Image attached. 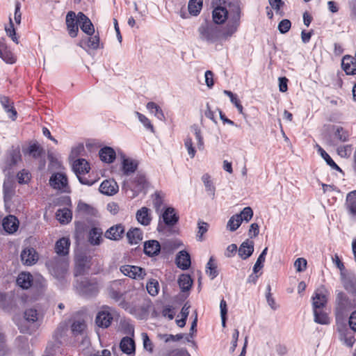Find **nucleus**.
Listing matches in <instances>:
<instances>
[{
    "label": "nucleus",
    "mask_w": 356,
    "mask_h": 356,
    "mask_svg": "<svg viewBox=\"0 0 356 356\" xmlns=\"http://www.w3.org/2000/svg\"><path fill=\"white\" fill-rule=\"evenodd\" d=\"M120 348L123 353L127 355L135 353V342L130 337H125L122 338L120 343Z\"/></svg>",
    "instance_id": "27"
},
{
    "label": "nucleus",
    "mask_w": 356,
    "mask_h": 356,
    "mask_svg": "<svg viewBox=\"0 0 356 356\" xmlns=\"http://www.w3.org/2000/svg\"><path fill=\"white\" fill-rule=\"evenodd\" d=\"M147 108L152 113H154V115L159 120L164 118V115L160 107L154 102H149L147 104Z\"/></svg>",
    "instance_id": "49"
},
{
    "label": "nucleus",
    "mask_w": 356,
    "mask_h": 356,
    "mask_svg": "<svg viewBox=\"0 0 356 356\" xmlns=\"http://www.w3.org/2000/svg\"><path fill=\"white\" fill-rule=\"evenodd\" d=\"M31 176L28 171L22 170L17 174L19 184H26L30 180Z\"/></svg>",
    "instance_id": "62"
},
{
    "label": "nucleus",
    "mask_w": 356,
    "mask_h": 356,
    "mask_svg": "<svg viewBox=\"0 0 356 356\" xmlns=\"http://www.w3.org/2000/svg\"><path fill=\"white\" fill-rule=\"evenodd\" d=\"M0 58L8 64H13L16 60L15 57L8 50L6 44L2 40H0Z\"/></svg>",
    "instance_id": "30"
},
{
    "label": "nucleus",
    "mask_w": 356,
    "mask_h": 356,
    "mask_svg": "<svg viewBox=\"0 0 356 356\" xmlns=\"http://www.w3.org/2000/svg\"><path fill=\"white\" fill-rule=\"evenodd\" d=\"M241 9L237 7L235 13L232 16L226 26L220 29V38L225 40L230 38L238 30L240 25Z\"/></svg>",
    "instance_id": "2"
},
{
    "label": "nucleus",
    "mask_w": 356,
    "mask_h": 356,
    "mask_svg": "<svg viewBox=\"0 0 356 356\" xmlns=\"http://www.w3.org/2000/svg\"><path fill=\"white\" fill-rule=\"evenodd\" d=\"M178 284L182 291H187L190 290L193 284V280L190 275L182 274L178 279Z\"/></svg>",
    "instance_id": "38"
},
{
    "label": "nucleus",
    "mask_w": 356,
    "mask_h": 356,
    "mask_svg": "<svg viewBox=\"0 0 356 356\" xmlns=\"http://www.w3.org/2000/svg\"><path fill=\"white\" fill-rule=\"evenodd\" d=\"M50 186L62 193L69 192L67 178L65 175L60 172L54 173L49 179Z\"/></svg>",
    "instance_id": "6"
},
{
    "label": "nucleus",
    "mask_w": 356,
    "mask_h": 356,
    "mask_svg": "<svg viewBox=\"0 0 356 356\" xmlns=\"http://www.w3.org/2000/svg\"><path fill=\"white\" fill-rule=\"evenodd\" d=\"M346 207L350 215L356 216V191L348 194L346 197Z\"/></svg>",
    "instance_id": "33"
},
{
    "label": "nucleus",
    "mask_w": 356,
    "mask_h": 356,
    "mask_svg": "<svg viewBox=\"0 0 356 356\" xmlns=\"http://www.w3.org/2000/svg\"><path fill=\"white\" fill-rule=\"evenodd\" d=\"M86 328V324L82 321H75L72 323L71 329L74 334H81Z\"/></svg>",
    "instance_id": "53"
},
{
    "label": "nucleus",
    "mask_w": 356,
    "mask_h": 356,
    "mask_svg": "<svg viewBox=\"0 0 356 356\" xmlns=\"http://www.w3.org/2000/svg\"><path fill=\"white\" fill-rule=\"evenodd\" d=\"M339 339L348 347H352L355 341L353 332L346 327L339 330Z\"/></svg>",
    "instance_id": "28"
},
{
    "label": "nucleus",
    "mask_w": 356,
    "mask_h": 356,
    "mask_svg": "<svg viewBox=\"0 0 356 356\" xmlns=\"http://www.w3.org/2000/svg\"><path fill=\"white\" fill-rule=\"evenodd\" d=\"M227 10L221 6L216 7L212 13L213 20L216 24H220L227 19Z\"/></svg>",
    "instance_id": "29"
},
{
    "label": "nucleus",
    "mask_w": 356,
    "mask_h": 356,
    "mask_svg": "<svg viewBox=\"0 0 356 356\" xmlns=\"http://www.w3.org/2000/svg\"><path fill=\"white\" fill-rule=\"evenodd\" d=\"M122 170L123 173L128 176L134 172L138 167L137 161L126 157L124 155L122 156Z\"/></svg>",
    "instance_id": "16"
},
{
    "label": "nucleus",
    "mask_w": 356,
    "mask_h": 356,
    "mask_svg": "<svg viewBox=\"0 0 356 356\" xmlns=\"http://www.w3.org/2000/svg\"><path fill=\"white\" fill-rule=\"evenodd\" d=\"M202 181L204 183V185L206 188V191L208 193L209 195H210L212 197H214L215 196V186H213L211 176L208 174H204L202 177Z\"/></svg>",
    "instance_id": "41"
},
{
    "label": "nucleus",
    "mask_w": 356,
    "mask_h": 356,
    "mask_svg": "<svg viewBox=\"0 0 356 356\" xmlns=\"http://www.w3.org/2000/svg\"><path fill=\"white\" fill-rule=\"evenodd\" d=\"M136 115H137L140 122L141 123H143V124L146 128L149 129L152 131H153V126L152 125L150 121L145 115H143V114H141V113H140L138 112H136Z\"/></svg>",
    "instance_id": "63"
},
{
    "label": "nucleus",
    "mask_w": 356,
    "mask_h": 356,
    "mask_svg": "<svg viewBox=\"0 0 356 356\" xmlns=\"http://www.w3.org/2000/svg\"><path fill=\"white\" fill-rule=\"evenodd\" d=\"M328 295L327 291L325 289H317L312 297L313 309H323L327 304Z\"/></svg>",
    "instance_id": "9"
},
{
    "label": "nucleus",
    "mask_w": 356,
    "mask_h": 356,
    "mask_svg": "<svg viewBox=\"0 0 356 356\" xmlns=\"http://www.w3.org/2000/svg\"><path fill=\"white\" fill-rule=\"evenodd\" d=\"M318 152L320 153L321 156L325 159L326 163L333 169L341 170L339 167L334 162L329 154L318 145H316Z\"/></svg>",
    "instance_id": "45"
},
{
    "label": "nucleus",
    "mask_w": 356,
    "mask_h": 356,
    "mask_svg": "<svg viewBox=\"0 0 356 356\" xmlns=\"http://www.w3.org/2000/svg\"><path fill=\"white\" fill-rule=\"evenodd\" d=\"M124 229L121 225H117L110 227L105 232V237L111 240H119L122 238Z\"/></svg>",
    "instance_id": "24"
},
{
    "label": "nucleus",
    "mask_w": 356,
    "mask_h": 356,
    "mask_svg": "<svg viewBox=\"0 0 356 356\" xmlns=\"http://www.w3.org/2000/svg\"><path fill=\"white\" fill-rule=\"evenodd\" d=\"M294 267L298 272H302L306 269L307 261L304 258H298L294 262Z\"/></svg>",
    "instance_id": "60"
},
{
    "label": "nucleus",
    "mask_w": 356,
    "mask_h": 356,
    "mask_svg": "<svg viewBox=\"0 0 356 356\" xmlns=\"http://www.w3.org/2000/svg\"><path fill=\"white\" fill-rule=\"evenodd\" d=\"M291 23L289 19H282L278 24V30L281 33H287L291 29Z\"/></svg>",
    "instance_id": "57"
},
{
    "label": "nucleus",
    "mask_w": 356,
    "mask_h": 356,
    "mask_svg": "<svg viewBox=\"0 0 356 356\" xmlns=\"http://www.w3.org/2000/svg\"><path fill=\"white\" fill-rule=\"evenodd\" d=\"M161 250V245L156 240H149L144 243V252L149 257L157 255Z\"/></svg>",
    "instance_id": "20"
},
{
    "label": "nucleus",
    "mask_w": 356,
    "mask_h": 356,
    "mask_svg": "<svg viewBox=\"0 0 356 356\" xmlns=\"http://www.w3.org/2000/svg\"><path fill=\"white\" fill-rule=\"evenodd\" d=\"M338 154L343 158L349 156L352 152V147L350 145L340 146L337 148Z\"/></svg>",
    "instance_id": "56"
},
{
    "label": "nucleus",
    "mask_w": 356,
    "mask_h": 356,
    "mask_svg": "<svg viewBox=\"0 0 356 356\" xmlns=\"http://www.w3.org/2000/svg\"><path fill=\"white\" fill-rule=\"evenodd\" d=\"M90 258L79 255L76 258L75 275H81L90 268Z\"/></svg>",
    "instance_id": "18"
},
{
    "label": "nucleus",
    "mask_w": 356,
    "mask_h": 356,
    "mask_svg": "<svg viewBox=\"0 0 356 356\" xmlns=\"http://www.w3.org/2000/svg\"><path fill=\"white\" fill-rule=\"evenodd\" d=\"M223 93L229 97L231 102L233 104H234V106L236 107L238 112L240 113H243V108L240 102V100L238 99L236 95L234 94L233 92H232L229 90H225L223 91Z\"/></svg>",
    "instance_id": "48"
},
{
    "label": "nucleus",
    "mask_w": 356,
    "mask_h": 356,
    "mask_svg": "<svg viewBox=\"0 0 356 356\" xmlns=\"http://www.w3.org/2000/svg\"><path fill=\"white\" fill-rule=\"evenodd\" d=\"M146 288L148 293L151 296H154L159 292V282L155 280H151L147 283Z\"/></svg>",
    "instance_id": "51"
},
{
    "label": "nucleus",
    "mask_w": 356,
    "mask_h": 356,
    "mask_svg": "<svg viewBox=\"0 0 356 356\" xmlns=\"http://www.w3.org/2000/svg\"><path fill=\"white\" fill-rule=\"evenodd\" d=\"M254 252V242L249 239L243 241L238 249V256L243 260L249 258Z\"/></svg>",
    "instance_id": "15"
},
{
    "label": "nucleus",
    "mask_w": 356,
    "mask_h": 356,
    "mask_svg": "<svg viewBox=\"0 0 356 356\" xmlns=\"http://www.w3.org/2000/svg\"><path fill=\"white\" fill-rule=\"evenodd\" d=\"M353 307L351 300L343 292H338L336 298L335 312L342 316L345 312Z\"/></svg>",
    "instance_id": "7"
},
{
    "label": "nucleus",
    "mask_w": 356,
    "mask_h": 356,
    "mask_svg": "<svg viewBox=\"0 0 356 356\" xmlns=\"http://www.w3.org/2000/svg\"><path fill=\"white\" fill-rule=\"evenodd\" d=\"M0 102L4 108V111L8 113L9 118H10L13 120H15L17 118V111L14 108L13 102H11L8 97L5 96L0 98Z\"/></svg>",
    "instance_id": "26"
},
{
    "label": "nucleus",
    "mask_w": 356,
    "mask_h": 356,
    "mask_svg": "<svg viewBox=\"0 0 356 356\" xmlns=\"http://www.w3.org/2000/svg\"><path fill=\"white\" fill-rule=\"evenodd\" d=\"M121 282L118 280L113 281L111 286L108 288V294L109 298L113 299L116 302L120 301L122 298L123 294L120 290Z\"/></svg>",
    "instance_id": "21"
},
{
    "label": "nucleus",
    "mask_w": 356,
    "mask_h": 356,
    "mask_svg": "<svg viewBox=\"0 0 356 356\" xmlns=\"http://www.w3.org/2000/svg\"><path fill=\"white\" fill-rule=\"evenodd\" d=\"M348 323L350 329L353 331L356 332V310L350 314Z\"/></svg>",
    "instance_id": "64"
},
{
    "label": "nucleus",
    "mask_w": 356,
    "mask_h": 356,
    "mask_svg": "<svg viewBox=\"0 0 356 356\" xmlns=\"http://www.w3.org/2000/svg\"><path fill=\"white\" fill-rule=\"evenodd\" d=\"M102 230L99 228L93 227L89 232L88 241L93 245H99L102 241Z\"/></svg>",
    "instance_id": "36"
},
{
    "label": "nucleus",
    "mask_w": 356,
    "mask_h": 356,
    "mask_svg": "<svg viewBox=\"0 0 356 356\" xmlns=\"http://www.w3.org/2000/svg\"><path fill=\"white\" fill-rule=\"evenodd\" d=\"M76 18L81 29L87 35H92L95 32V29L90 19L81 12L77 14Z\"/></svg>",
    "instance_id": "11"
},
{
    "label": "nucleus",
    "mask_w": 356,
    "mask_h": 356,
    "mask_svg": "<svg viewBox=\"0 0 356 356\" xmlns=\"http://www.w3.org/2000/svg\"><path fill=\"white\" fill-rule=\"evenodd\" d=\"M120 270L125 276L135 280H143L146 275L145 269L136 266L124 265Z\"/></svg>",
    "instance_id": "8"
},
{
    "label": "nucleus",
    "mask_w": 356,
    "mask_h": 356,
    "mask_svg": "<svg viewBox=\"0 0 356 356\" xmlns=\"http://www.w3.org/2000/svg\"><path fill=\"white\" fill-rule=\"evenodd\" d=\"M10 26L6 28V31L7 35L12 39V40L16 43H18L17 38L16 37L15 30L14 29V25L12 21V19L10 17Z\"/></svg>",
    "instance_id": "58"
},
{
    "label": "nucleus",
    "mask_w": 356,
    "mask_h": 356,
    "mask_svg": "<svg viewBox=\"0 0 356 356\" xmlns=\"http://www.w3.org/2000/svg\"><path fill=\"white\" fill-rule=\"evenodd\" d=\"M99 155L100 159L106 163H113L116 158L115 150L110 147H102L99 152Z\"/></svg>",
    "instance_id": "22"
},
{
    "label": "nucleus",
    "mask_w": 356,
    "mask_h": 356,
    "mask_svg": "<svg viewBox=\"0 0 356 356\" xmlns=\"http://www.w3.org/2000/svg\"><path fill=\"white\" fill-rule=\"evenodd\" d=\"M74 286L80 294L86 296H92L98 291L97 282L89 280L87 277H81L77 280Z\"/></svg>",
    "instance_id": "4"
},
{
    "label": "nucleus",
    "mask_w": 356,
    "mask_h": 356,
    "mask_svg": "<svg viewBox=\"0 0 356 356\" xmlns=\"http://www.w3.org/2000/svg\"><path fill=\"white\" fill-rule=\"evenodd\" d=\"M24 318L27 321L35 322L38 320V312L36 309H28L24 312Z\"/></svg>",
    "instance_id": "55"
},
{
    "label": "nucleus",
    "mask_w": 356,
    "mask_h": 356,
    "mask_svg": "<svg viewBox=\"0 0 356 356\" xmlns=\"http://www.w3.org/2000/svg\"><path fill=\"white\" fill-rule=\"evenodd\" d=\"M242 218L238 214L233 215L227 223V229L230 232L236 231L241 225Z\"/></svg>",
    "instance_id": "43"
},
{
    "label": "nucleus",
    "mask_w": 356,
    "mask_h": 356,
    "mask_svg": "<svg viewBox=\"0 0 356 356\" xmlns=\"http://www.w3.org/2000/svg\"><path fill=\"white\" fill-rule=\"evenodd\" d=\"M314 321L321 325H327L330 323V318L324 312L323 309H313Z\"/></svg>",
    "instance_id": "37"
},
{
    "label": "nucleus",
    "mask_w": 356,
    "mask_h": 356,
    "mask_svg": "<svg viewBox=\"0 0 356 356\" xmlns=\"http://www.w3.org/2000/svg\"><path fill=\"white\" fill-rule=\"evenodd\" d=\"M206 273L212 280L217 277L218 274L217 270V264L212 257L209 259L208 263L207 264Z\"/></svg>",
    "instance_id": "44"
},
{
    "label": "nucleus",
    "mask_w": 356,
    "mask_h": 356,
    "mask_svg": "<svg viewBox=\"0 0 356 356\" xmlns=\"http://www.w3.org/2000/svg\"><path fill=\"white\" fill-rule=\"evenodd\" d=\"M162 218L165 224L168 226H173L179 220L175 209L172 207H168L165 210L162 214Z\"/></svg>",
    "instance_id": "25"
},
{
    "label": "nucleus",
    "mask_w": 356,
    "mask_h": 356,
    "mask_svg": "<svg viewBox=\"0 0 356 356\" xmlns=\"http://www.w3.org/2000/svg\"><path fill=\"white\" fill-rule=\"evenodd\" d=\"M33 282V277L29 273L22 272L17 278V284L22 289H29Z\"/></svg>",
    "instance_id": "31"
},
{
    "label": "nucleus",
    "mask_w": 356,
    "mask_h": 356,
    "mask_svg": "<svg viewBox=\"0 0 356 356\" xmlns=\"http://www.w3.org/2000/svg\"><path fill=\"white\" fill-rule=\"evenodd\" d=\"M87 43V46L88 48L92 49H97L99 47V38L97 35H95L93 37L88 38L86 41L85 40H81L79 45L84 48L83 44Z\"/></svg>",
    "instance_id": "42"
},
{
    "label": "nucleus",
    "mask_w": 356,
    "mask_h": 356,
    "mask_svg": "<svg viewBox=\"0 0 356 356\" xmlns=\"http://www.w3.org/2000/svg\"><path fill=\"white\" fill-rule=\"evenodd\" d=\"M209 227V225L204 222L202 220H198L197 222V228L198 231L196 234V238L198 241H203V235L208 231Z\"/></svg>",
    "instance_id": "47"
},
{
    "label": "nucleus",
    "mask_w": 356,
    "mask_h": 356,
    "mask_svg": "<svg viewBox=\"0 0 356 356\" xmlns=\"http://www.w3.org/2000/svg\"><path fill=\"white\" fill-rule=\"evenodd\" d=\"M198 33L200 38L208 43H214L220 38V29L213 24H202L198 29Z\"/></svg>",
    "instance_id": "3"
},
{
    "label": "nucleus",
    "mask_w": 356,
    "mask_h": 356,
    "mask_svg": "<svg viewBox=\"0 0 356 356\" xmlns=\"http://www.w3.org/2000/svg\"><path fill=\"white\" fill-rule=\"evenodd\" d=\"M238 216L242 218V222H249L253 216V211L251 207H245Z\"/></svg>",
    "instance_id": "52"
},
{
    "label": "nucleus",
    "mask_w": 356,
    "mask_h": 356,
    "mask_svg": "<svg viewBox=\"0 0 356 356\" xmlns=\"http://www.w3.org/2000/svg\"><path fill=\"white\" fill-rule=\"evenodd\" d=\"M335 137L341 142H345L348 140V135L341 127H337L335 131Z\"/></svg>",
    "instance_id": "61"
},
{
    "label": "nucleus",
    "mask_w": 356,
    "mask_h": 356,
    "mask_svg": "<svg viewBox=\"0 0 356 356\" xmlns=\"http://www.w3.org/2000/svg\"><path fill=\"white\" fill-rule=\"evenodd\" d=\"M76 14L73 11H70L66 15V25L69 35L72 38H75L79 32L78 21L76 20Z\"/></svg>",
    "instance_id": "10"
},
{
    "label": "nucleus",
    "mask_w": 356,
    "mask_h": 356,
    "mask_svg": "<svg viewBox=\"0 0 356 356\" xmlns=\"http://www.w3.org/2000/svg\"><path fill=\"white\" fill-rule=\"evenodd\" d=\"M146 184L145 177L143 175L138 174L133 180V184H134V186H129L128 188L138 193L145 187Z\"/></svg>",
    "instance_id": "35"
},
{
    "label": "nucleus",
    "mask_w": 356,
    "mask_h": 356,
    "mask_svg": "<svg viewBox=\"0 0 356 356\" xmlns=\"http://www.w3.org/2000/svg\"><path fill=\"white\" fill-rule=\"evenodd\" d=\"M184 147L186 149L191 159H193L196 154V150L193 145V140L191 137H187L184 140Z\"/></svg>",
    "instance_id": "50"
},
{
    "label": "nucleus",
    "mask_w": 356,
    "mask_h": 356,
    "mask_svg": "<svg viewBox=\"0 0 356 356\" xmlns=\"http://www.w3.org/2000/svg\"><path fill=\"white\" fill-rule=\"evenodd\" d=\"M38 259V254L33 248H25L21 253V260L25 265H33L36 263Z\"/></svg>",
    "instance_id": "14"
},
{
    "label": "nucleus",
    "mask_w": 356,
    "mask_h": 356,
    "mask_svg": "<svg viewBox=\"0 0 356 356\" xmlns=\"http://www.w3.org/2000/svg\"><path fill=\"white\" fill-rule=\"evenodd\" d=\"M56 218L62 224L68 223L72 220V212L67 208L58 209L56 212Z\"/></svg>",
    "instance_id": "39"
},
{
    "label": "nucleus",
    "mask_w": 356,
    "mask_h": 356,
    "mask_svg": "<svg viewBox=\"0 0 356 356\" xmlns=\"http://www.w3.org/2000/svg\"><path fill=\"white\" fill-rule=\"evenodd\" d=\"M99 191L106 195H113L118 191V185L113 179H106L100 184Z\"/></svg>",
    "instance_id": "13"
},
{
    "label": "nucleus",
    "mask_w": 356,
    "mask_h": 356,
    "mask_svg": "<svg viewBox=\"0 0 356 356\" xmlns=\"http://www.w3.org/2000/svg\"><path fill=\"white\" fill-rule=\"evenodd\" d=\"M127 237L129 243L136 245L143 240V233L138 228H132L127 233Z\"/></svg>",
    "instance_id": "32"
},
{
    "label": "nucleus",
    "mask_w": 356,
    "mask_h": 356,
    "mask_svg": "<svg viewBox=\"0 0 356 356\" xmlns=\"http://www.w3.org/2000/svg\"><path fill=\"white\" fill-rule=\"evenodd\" d=\"M149 209L142 207L136 213V219L139 223L143 225H148L151 221V217L149 213Z\"/></svg>",
    "instance_id": "34"
},
{
    "label": "nucleus",
    "mask_w": 356,
    "mask_h": 356,
    "mask_svg": "<svg viewBox=\"0 0 356 356\" xmlns=\"http://www.w3.org/2000/svg\"><path fill=\"white\" fill-rule=\"evenodd\" d=\"M143 342V348L149 353L153 352V343L152 341L149 339L148 335L145 332H143L141 334Z\"/></svg>",
    "instance_id": "54"
},
{
    "label": "nucleus",
    "mask_w": 356,
    "mask_h": 356,
    "mask_svg": "<svg viewBox=\"0 0 356 356\" xmlns=\"http://www.w3.org/2000/svg\"><path fill=\"white\" fill-rule=\"evenodd\" d=\"M2 225L6 232L13 234L17 230L19 227V221L16 217L10 215L3 220Z\"/></svg>",
    "instance_id": "19"
},
{
    "label": "nucleus",
    "mask_w": 356,
    "mask_h": 356,
    "mask_svg": "<svg viewBox=\"0 0 356 356\" xmlns=\"http://www.w3.org/2000/svg\"><path fill=\"white\" fill-rule=\"evenodd\" d=\"M50 273L56 279H64L68 270V260L66 257H55L47 263Z\"/></svg>",
    "instance_id": "1"
},
{
    "label": "nucleus",
    "mask_w": 356,
    "mask_h": 356,
    "mask_svg": "<svg viewBox=\"0 0 356 356\" xmlns=\"http://www.w3.org/2000/svg\"><path fill=\"white\" fill-rule=\"evenodd\" d=\"M176 263L182 270L188 269L191 266L190 254L185 250L180 251L176 257Z\"/></svg>",
    "instance_id": "23"
},
{
    "label": "nucleus",
    "mask_w": 356,
    "mask_h": 356,
    "mask_svg": "<svg viewBox=\"0 0 356 356\" xmlns=\"http://www.w3.org/2000/svg\"><path fill=\"white\" fill-rule=\"evenodd\" d=\"M197 146L200 150L204 149V140L200 129L195 128L194 131Z\"/></svg>",
    "instance_id": "59"
},
{
    "label": "nucleus",
    "mask_w": 356,
    "mask_h": 356,
    "mask_svg": "<svg viewBox=\"0 0 356 356\" xmlns=\"http://www.w3.org/2000/svg\"><path fill=\"white\" fill-rule=\"evenodd\" d=\"M72 168L81 184L91 186L95 183L93 181H89L87 178L81 177V175L88 173L90 170L89 164L85 159H80L75 161Z\"/></svg>",
    "instance_id": "5"
},
{
    "label": "nucleus",
    "mask_w": 356,
    "mask_h": 356,
    "mask_svg": "<svg viewBox=\"0 0 356 356\" xmlns=\"http://www.w3.org/2000/svg\"><path fill=\"white\" fill-rule=\"evenodd\" d=\"M77 210L82 214L95 216L97 210L89 204L80 202L77 206Z\"/></svg>",
    "instance_id": "46"
},
{
    "label": "nucleus",
    "mask_w": 356,
    "mask_h": 356,
    "mask_svg": "<svg viewBox=\"0 0 356 356\" xmlns=\"http://www.w3.org/2000/svg\"><path fill=\"white\" fill-rule=\"evenodd\" d=\"M70 241L67 237H63L56 241L55 244V252L58 255L65 257L69 253Z\"/></svg>",
    "instance_id": "17"
},
{
    "label": "nucleus",
    "mask_w": 356,
    "mask_h": 356,
    "mask_svg": "<svg viewBox=\"0 0 356 356\" xmlns=\"http://www.w3.org/2000/svg\"><path fill=\"white\" fill-rule=\"evenodd\" d=\"M108 307H104L102 311L98 312L95 322L99 327L106 328L111 325L113 316L108 312Z\"/></svg>",
    "instance_id": "12"
},
{
    "label": "nucleus",
    "mask_w": 356,
    "mask_h": 356,
    "mask_svg": "<svg viewBox=\"0 0 356 356\" xmlns=\"http://www.w3.org/2000/svg\"><path fill=\"white\" fill-rule=\"evenodd\" d=\"M202 0H189L188 9L192 15H197L202 8Z\"/></svg>",
    "instance_id": "40"
}]
</instances>
